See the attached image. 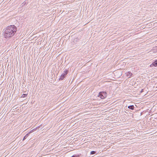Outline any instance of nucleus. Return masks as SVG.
<instances>
[{
  "label": "nucleus",
  "instance_id": "10",
  "mask_svg": "<svg viewBox=\"0 0 157 157\" xmlns=\"http://www.w3.org/2000/svg\"><path fill=\"white\" fill-rule=\"evenodd\" d=\"M79 155H74L72 156L71 157H79Z\"/></svg>",
  "mask_w": 157,
  "mask_h": 157
},
{
  "label": "nucleus",
  "instance_id": "8",
  "mask_svg": "<svg viewBox=\"0 0 157 157\" xmlns=\"http://www.w3.org/2000/svg\"><path fill=\"white\" fill-rule=\"evenodd\" d=\"M27 94H23L22 95L21 97L22 98H25L26 97V96L27 95Z\"/></svg>",
  "mask_w": 157,
  "mask_h": 157
},
{
  "label": "nucleus",
  "instance_id": "12",
  "mask_svg": "<svg viewBox=\"0 0 157 157\" xmlns=\"http://www.w3.org/2000/svg\"><path fill=\"white\" fill-rule=\"evenodd\" d=\"M65 75H67V72H68V71L67 70H66V71H65Z\"/></svg>",
  "mask_w": 157,
  "mask_h": 157
},
{
  "label": "nucleus",
  "instance_id": "14",
  "mask_svg": "<svg viewBox=\"0 0 157 157\" xmlns=\"http://www.w3.org/2000/svg\"><path fill=\"white\" fill-rule=\"evenodd\" d=\"M156 51H157V47H156Z\"/></svg>",
  "mask_w": 157,
  "mask_h": 157
},
{
  "label": "nucleus",
  "instance_id": "4",
  "mask_svg": "<svg viewBox=\"0 0 157 157\" xmlns=\"http://www.w3.org/2000/svg\"><path fill=\"white\" fill-rule=\"evenodd\" d=\"M125 74L126 75V77L128 78H129L131 77V76L132 75V73L130 71H128L127 73H126Z\"/></svg>",
  "mask_w": 157,
  "mask_h": 157
},
{
  "label": "nucleus",
  "instance_id": "2",
  "mask_svg": "<svg viewBox=\"0 0 157 157\" xmlns=\"http://www.w3.org/2000/svg\"><path fill=\"white\" fill-rule=\"evenodd\" d=\"M98 96L101 99H103L106 97V93L105 92H100Z\"/></svg>",
  "mask_w": 157,
  "mask_h": 157
},
{
  "label": "nucleus",
  "instance_id": "7",
  "mask_svg": "<svg viewBox=\"0 0 157 157\" xmlns=\"http://www.w3.org/2000/svg\"><path fill=\"white\" fill-rule=\"evenodd\" d=\"M29 135V133L27 134L23 138V140H24Z\"/></svg>",
  "mask_w": 157,
  "mask_h": 157
},
{
  "label": "nucleus",
  "instance_id": "13",
  "mask_svg": "<svg viewBox=\"0 0 157 157\" xmlns=\"http://www.w3.org/2000/svg\"><path fill=\"white\" fill-rule=\"evenodd\" d=\"M32 132H33V131H32L31 130V131H30L29 132V133H29V134H30V133H32Z\"/></svg>",
  "mask_w": 157,
  "mask_h": 157
},
{
  "label": "nucleus",
  "instance_id": "5",
  "mask_svg": "<svg viewBox=\"0 0 157 157\" xmlns=\"http://www.w3.org/2000/svg\"><path fill=\"white\" fill-rule=\"evenodd\" d=\"M65 73H63L62 74L60 77V79L63 80L64 78L65 77Z\"/></svg>",
  "mask_w": 157,
  "mask_h": 157
},
{
  "label": "nucleus",
  "instance_id": "3",
  "mask_svg": "<svg viewBox=\"0 0 157 157\" xmlns=\"http://www.w3.org/2000/svg\"><path fill=\"white\" fill-rule=\"evenodd\" d=\"M154 66L155 67L157 66V60H156L150 65V67H152Z\"/></svg>",
  "mask_w": 157,
  "mask_h": 157
},
{
  "label": "nucleus",
  "instance_id": "11",
  "mask_svg": "<svg viewBox=\"0 0 157 157\" xmlns=\"http://www.w3.org/2000/svg\"><path fill=\"white\" fill-rule=\"evenodd\" d=\"M37 128H34L33 130H31L32 131H33V132L34 131H35L37 129Z\"/></svg>",
  "mask_w": 157,
  "mask_h": 157
},
{
  "label": "nucleus",
  "instance_id": "6",
  "mask_svg": "<svg viewBox=\"0 0 157 157\" xmlns=\"http://www.w3.org/2000/svg\"><path fill=\"white\" fill-rule=\"evenodd\" d=\"M128 108L132 110H133L134 109V106L133 105H130L128 106Z\"/></svg>",
  "mask_w": 157,
  "mask_h": 157
},
{
  "label": "nucleus",
  "instance_id": "9",
  "mask_svg": "<svg viewBox=\"0 0 157 157\" xmlns=\"http://www.w3.org/2000/svg\"><path fill=\"white\" fill-rule=\"evenodd\" d=\"M96 153V152L94 151H91L90 152L91 154H94Z\"/></svg>",
  "mask_w": 157,
  "mask_h": 157
},
{
  "label": "nucleus",
  "instance_id": "1",
  "mask_svg": "<svg viewBox=\"0 0 157 157\" xmlns=\"http://www.w3.org/2000/svg\"><path fill=\"white\" fill-rule=\"evenodd\" d=\"M17 30L16 27L14 25L8 26L3 30V36L6 39L12 37L16 33Z\"/></svg>",
  "mask_w": 157,
  "mask_h": 157
}]
</instances>
